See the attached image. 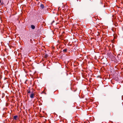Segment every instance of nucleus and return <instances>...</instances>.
<instances>
[{"mask_svg":"<svg viewBox=\"0 0 123 123\" xmlns=\"http://www.w3.org/2000/svg\"><path fill=\"white\" fill-rule=\"evenodd\" d=\"M35 95V94L33 92H32L30 96V97L31 98H34Z\"/></svg>","mask_w":123,"mask_h":123,"instance_id":"obj_1","label":"nucleus"},{"mask_svg":"<svg viewBox=\"0 0 123 123\" xmlns=\"http://www.w3.org/2000/svg\"><path fill=\"white\" fill-rule=\"evenodd\" d=\"M27 92L28 93H31V92L30 89H28V90H27Z\"/></svg>","mask_w":123,"mask_h":123,"instance_id":"obj_5","label":"nucleus"},{"mask_svg":"<svg viewBox=\"0 0 123 123\" xmlns=\"http://www.w3.org/2000/svg\"><path fill=\"white\" fill-rule=\"evenodd\" d=\"M63 104V103H62V104Z\"/></svg>","mask_w":123,"mask_h":123,"instance_id":"obj_9","label":"nucleus"},{"mask_svg":"<svg viewBox=\"0 0 123 123\" xmlns=\"http://www.w3.org/2000/svg\"><path fill=\"white\" fill-rule=\"evenodd\" d=\"M40 7L42 8V9H43L44 8V6L42 4H41L40 6Z\"/></svg>","mask_w":123,"mask_h":123,"instance_id":"obj_3","label":"nucleus"},{"mask_svg":"<svg viewBox=\"0 0 123 123\" xmlns=\"http://www.w3.org/2000/svg\"><path fill=\"white\" fill-rule=\"evenodd\" d=\"M31 27L32 29H34L35 28V26L33 25H31Z\"/></svg>","mask_w":123,"mask_h":123,"instance_id":"obj_4","label":"nucleus"},{"mask_svg":"<svg viewBox=\"0 0 123 123\" xmlns=\"http://www.w3.org/2000/svg\"><path fill=\"white\" fill-rule=\"evenodd\" d=\"M44 57L45 58H46L48 57V55L45 54L44 55Z\"/></svg>","mask_w":123,"mask_h":123,"instance_id":"obj_6","label":"nucleus"},{"mask_svg":"<svg viewBox=\"0 0 123 123\" xmlns=\"http://www.w3.org/2000/svg\"><path fill=\"white\" fill-rule=\"evenodd\" d=\"M1 0H0V3H1Z\"/></svg>","mask_w":123,"mask_h":123,"instance_id":"obj_8","label":"nucleus"},{"mask_svg":"<svg viewBox=\"0 0 123 123\" xmlns=\"http://www.w3.org/2000/svg\"><path fill=\"white\" fill-rule=\"evenodd\" d=\"M67 49H65L63 50V51L64 52H66L67 51Z\"/></svg>","mask_w":123,"mask_h":123,"instance_id":"obj_7","label":"nucleus"},{"mask_svg":"<svg viewBox=\"0 0 123 123\" xmlns=\"http://www.w3.org/2000/svg\"><path fill=\"white\" fill-rule=\"evenodd\" d=\"M18 117V116L17 115L14 116H13V119L15 120H16L17 118Z\"/></svg>","mask_w":123,"mask_h":123,"instance_id":"obj_2","label":"nucleus"}]
</instances>
